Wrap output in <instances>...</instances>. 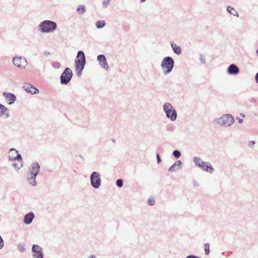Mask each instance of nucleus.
<instances>
[{
    "mask_svg": "<svg viewBox=\"0 0 258 258\" xmlns=\"http://www.w3.org/2000/svg\"><path fill=\"white\" fill-rule=\"evenodd\" d=\"M214 122L222 127L231 126L234 122V118L231 114H225L219 118L214 119Z\"/></svg>",
    "mask_w": 258,
    "mask_h": 258,
    "instance_id": "f257e3e1",
    "label": "nucleus"
},
{
    "mask_svg": "<svg viewBox=\"0 0 258 258\" xmlns=\"http://www.w3.org/2000/svg\"><path fill=\"white\" fill-rule=\"evenodd\" d=\"M57 28L56 23L51 20H44L38 25L39 30L42 33H50L54 31Z\"/></svg>",
    "mask_w": 258,
    "mask_h": 258,
    "instance_id": "f03ea898",
    "label": "nucleus"
},
{
    "mask_svg": "<svg viewBox=\"0 0 258 258\" xmlns=\"http://www.w3.org/2000/svg\"><path fill=\"white\" fill-rule=\"evenodd\" d=\"M174 66V60L171 56L165 57L161 63V67L163 71V74L167 75L173 70Z\"/></svg>",
    "mask_w": 258,
    "mask_h": 258,
    "instance_id": "7ed1b4c3",
    "label": "nucleus"
},
{
    "mask_svg": "<svg viewBox=\"0 0 258 258\" xmlns=\"http://www.w3.org/2000/svg\"><path fill=\"white\" fill-rule=\"evenodd\" d=\"M163 109L167 118L171 121H175L176 119V111L170 103H165L163 106Z\"/></svg>",
    "mask_w": 258,
    "mask_h": 258,
    "instance_id": "20e7f679",
    "label": "nucleus"
},
{
    "mask_svg": "<svg viewBox=\"0 0 258 258\" xmlns=\"http://www.w3.org/2000/svg\"><path fill=\"white\" fill-rule=\"evenodd\" d=\"M193 161L197 166L201 168L204 171L209 172L211 173L214 172V169L212 165L208 162L206 163L202 161L200 157L197 156L194 157Z\"/></svg>",
    "mask_w": 258,
    "mask_h": 258,
    "instance_id": "39448f33",
    "label": "nucleus"
},
{
    "mask_svg": "<svg viewBox=\"0 0 258 258\" xmlns=\"http://www.w3.org/2000/svg\"><path fill=\"white\" fill-rule=\"evenodd\" d=\"M86 63V58L83 51L79 50L75 61V69H84Z\"/></svg>",
    "mask_w": 258,
    "mask_h": 258,
    "instance_id": "423d86ee",
    "label": "nucleus"
},
{
    "mask_svg": "<svg viewBox=\"0 0 258 258\" xmlns=\"http://www.w3.org/2000/svg\"><path fill=\"white\" fill-rule=\"evenodd\" d=\"M73 74L69 68H66L60 76V83L61 85H67L71 80Z\"/></svg>",
    "mask_w": 258,
    "mask_h": 258,
    "instance_id": "0eeeda50",
    "label": "nucleus"
},
{
    "mask_svg": "<svg viewBox=\"0 0 258 258\" xmlns=\"http://www.w3.org/2000/svg\"><path fill=\"white\" fill-rule=\"evenodd\" d=\"M90 178L91 186L95 189L99 188L101 184L100 173L97 171H94L91 174Z\"/></svg>",
    "mask_w": 258,
    "mask_h": 258,
    "instance_id": "6e6552de",
    "label": "nucleus"
},
{
    "mask_svg": "<svg viewBox=\"0 0 258 258\" xmlns=\"http://www.w3.org/2000/svg\"><path fill=\"white\" fill-rule=\"evenodd\" d=\"M12 61L15 66L19 68L24 69L27 65L26 58L22 56H14L13 58Z\"/></svg>",
    "mask_w": 258,
    "mask_h": 258,
    "instance_id": "1a4fd4ad",
    "label": "nucleus"
},
{
    "mask_svg": "<svg viewBox=\"0 0 258 258\" xmlns=\"http://www.w3.org/2000/svg\"><path fill=\"white\" fill-rule=\"evenodd\" d=\"M33 256L34 258H43L44 254L42 247L37 244H34L32 247Z\"/></svg>",
    "mask_w": 258,
    "mask_h": 258,
    "instance_id": "9d476101",
    "label": "nucleus"
},
{
    "mask_svg": "<svg viewBox=\"0 0 258 258\" xmlns=\"http://www.w3.org/2000/svg\"><path fill=\"white\" fill-rule=\"evenodd\" d=\"M3 95L9 105L13 104L16 100V96L12 93L5 92H3Z\"/></svg>",
    "mask_w": 258,
    "mask_h": 258,
    "instance_id": "9b49d317",
    "label": "nucleus"
},
{
    "mask_svg": "<svg viewBox=\"0 0 258 258\" xmlns=\"http://www.w3.org/2000/svg\"><path fill=\"white\" fill-rule=\"evenodd\" d=\"M40 171V165L37 162L32 163L28 170L30 175L37 176Z\"/></svg>",
    "mask_w": 258,
    "mask_h": 258,
    "instance_id": "f8f14e48",
    "label": "nucleus"
},
{
    "mask_svg": "<svg viewBox=\"0 0 258 258\" xmlns=\"http://www.w3.org/2000/svg\"><path fill=\"white\" fill-rule=\"evenodd\" d=\"M97 60L99 62L100 67L106 70L109 69V66L106 58L104 54H99L97 57Z\"/></svg>",
    "mask_w": 258,
    "mask_h": 258,
    "instance_id": "ddd939ff",
    "label": "nucleus"
},
{
    "mask_svg": "<svg viewBox=\"0 0 258 258\" xmlns=\"http://www.w3.org/2000/svg\"><path fill=\"white\" fill-rule=\"evenodd\" d=\"M23 88L27 92L31 94H35L39 93V90L37 88L29 83H24Z\"/></svg>",
    "mask_w": 258,
    "mask_h": 258,
    "instance_id": "4468645a",
    "label": "nucleus"
},
{
    "mask_svg": "<svg viewBox=\"0 0 258 258\" xmlns=\"http://www.w3.org/2000/svg\"><path fill=\"white\" fill-rule=\"evenodd\" d=\"M239 68L234 63L230 64L227 70V73L230 75H236L239 73Z\"/></svg>",
    "mask_w": 258,
    "mask_h": 258,
    "instance_id": "2eb2a0df",
    "label": "nucleus"
},
{
    "mask_svg": "<svg viewBox=\"0 0 258 258\" xmlns=\"http://www.w3.org/2000/svg\"><path fill=\"white\" fill-rule=\"evenodd\" d=\"M34 214L32 212H30L27 214H26L23 218V222L26 225H29L31 224L34 218Z\"/></svg>",
    "mask_w": 258,
    "mask_h": 258,
    "instance_id": "dca6fc26",
    "label": "nucleus"
},
{
    "mask_svg": "<svg viewBox=\"0 0 258 258\" xmlns=\"http://www.w3.org/2000/svg\"><path fill=\"white\" fill-rule=\"evenodd\" d=\"M9 111L7 107L0 103V116H5L6 118H8L10 116Z\"/></svg>",
    "mask_w": 258,
    "mask_h": 258,
    "instance_id": "f3484780",
    "label": "nucleus"
},
{
    "mask_svg": "<svg viewBox=\"0 0 258 258\" xmlns=\"http://www.w3.org/2000/svg\"><path fill=\"white\" fill-rule=\"evenodd\" d=\"M13 152H15V153L17 155L15 157H11L10 155H9V160L18 161L22 160V156L20 154L18 153V152L17 150H16L14 148H12L10 150V153H11V154H13Z\"/></svg>",
    "mask_w": 258,
    "mask_h": 258,
    "instance_id": "a211bd4d",
    "label": "nucleus"
},
{
    "mask_svg": "<svg viewBox=\"0 0 258 258\" xmlns=\"http://www.w3.org/2000/svg\"><path fill=\"white\" fill-rule=\"evenodd\" d=\"M181 162L180 160L176 161L172 166L170 167L168 171L172 172L178 170L181 167Z\"/></svg>",
    "mask_w": 258,
    "mask_h": 258,
    "instance_id": "6ab92c4d",
    "label": "nucleus"
},
{
    "mask_svg": "<svg viewBox=\"0 0 258 258\" xmlns=\"http://www.w3.org/2000/svg\"><path fill=\"white\" fill-rule=\"evenodd\" d=\"M171 46L173 49V52L177 54L180 55L181 54L182 51L180 46L177 45L176 44L174 43L173 41L171 42Z\"/></svg>",
    "mask_w": 258,
    "mask_h": 258,
    "instance_id": "aec40b11",
    "label": "nucleus"
},
{
    "mask_svg": "<svg viewBox=\"0 0 258 258\" xmlns=\"http://www.w3.org/2000/svg\"><path fill=\"white\" fill-rule=\"evenodd\" d=\"M37 176H35V175H29L28 174L27 175V179L29 181V183L33 185V186H36L37 185V182L35 181L36 177Z\"/></svg>",
    "mask_w": 258,
    "mask_h": 258,
    "instance_id": "412c9836",
    "label": "nucleus"
},
{
    "mask_svg": "<svg viewBox=\"0 0 258 258\" xmlns=\"http://www.w3.org/2000/svg\"><path fill=\"white\" fill-rule=\"evenodd\" d=\"M227 11L229 14H230L233 16H237V17L238 16V12L233 8L231 7V6H228L227 7Z\"/></svg>",
    "mask_w": 258,
    "mask_h": 258,
    "instance_id": "4be33fe9",
    "label": "nucleus"
},
{
    "mask_svg": "<svg viewBox=\"0 0 258 258\" xmlns=\"http://www.w3.org/2000/svg\"><path fill=\"white\" fill-rule=\"evenodd\" d=\"M17 249L21 252H24L26 250V245L24 243H20L17 245Z\"/></svg>",
    "mask_w": 258,
    "mask_h": 258,
    "instance_id": "5701e85b",
    "label": "nucleus"
},
{
    "mask_svg": "<svg viewBox=\"0 0 258 258\" xmlns=\"http://www.w3.org/2000/svg\"><path fill=\"white\" fill-rule=\"evenodd\" d=\"M77 11L79 14L82 15L85 12L86 8L84 5H79L77 8Z\"/></svg>",
    "mask_w": 258,
    "mask_h": 258,
    "instance_id": "b1692460",
    "label": "nucleus"
},
{
    "mask_svg": "<svg viewBox=\"0 0 258 258\" xmlns=\"http://www.w3.org/2000/svg\"><path fill=\"white\" fill-rule=\"evenodd\" d=\"M105 24L104 21H98L96 23V26L98 29H101L105 26Z\"/></svg>",
    "mask_w": 258,
    "mask_h": 258,
    "instance_id": "393cba45",
    "label": "nucleus"
},
{
    "mask_svg": "<svg viewBox=\"0 0 258 258\" xmlns=\"http://www.w3.org/2000/svg\"><path fill=\"white\" fill-rule=\"evenodd\" d=\"M204 246H205V254L206 255H209L210 253V244L209 243H207L205 244Z\"/></svg>",
    "mask_w": 258,
    "mask_h": 258,
    "instance_id": "a878e982",
    "label": "nucleus"
},
{
    "mask_svg": "<svg viewBox=\"0 0 258 258\" xmlns=\"http://www.w3.org/2000/svg\"><path fill=\"white\" fill-rule=\"evenodd\" d=\"M172 155L174 156V157L175 158L178 159V158H179L180 157L181 153L179 151L176 150L173 152Z\"/></svg>",
    "mask_w": 258,
    "mask_h": 258,
    "instance_id": "bb28decb",
    "label": "nucleus"
},
{
    "mask_svg": "<svg viewBox=\"0 0 258 258\" xmlns=\"http://www.w3.org/2000/svg\"><path fill=\"white\" fill-rule=\"evenodd\" d=\"M123 180L122 179H118L116 181V185L118 187H121L123 186Z\"/></svg>",
    "mask_w": 258,
    "mask_h": 258,
    "instance_id": "cd10ccee",
    "label": "nucleus"
},
{
    "mask_svg": "<svg viewBox=\"0 0 258 258\" xmlns=\"http://www.w3.org/2000/svg\"><path fill=\"white\" fill-rule=\"evenodd\" d=\"M51 65L55 69H59L60 67V64L56 61L52 62Z\"/></svg>",
    "mask_w": 258,
    "mask_h": 258,
    "instance_id": "c85d7f7f",
    "label": "nucleus"
},
{
    "mask_svg": "<svg viewBox=\"0 0 258 258\" xmlns=\"http://www.w3.org/2000/svg\"><path fill=\"white\" fill-rule=\"evenodd\" d=\"M111 0H104L102 2L103 7L106 8L109 5L110 3Z\"/></svg>",
    "mask_w": 258,
    "mask_h": 258,
    "instance_id": "c756f323",
    "label": "nucleus"
},
{
    "mask_svg": "<svg viewBox=\"0 0 258 258\" xmlns=\"http://www.w3.org/2000/svg\"><path fill=\"white\" fill-rule=\"evenodd\" d=\"M200 61L203 64H205L206 63V58L204 55L202 54L200 55Z\"/></svg>",
    "mask_w": 258,
    "mask_h": 258,
    "instance_id": "7c9ffc66",
    "label": "nucleus"
},
{
    "mask_svg": "<svg viewBox=\"0 0 258 258\" xmlns=\"http://www.w3.org/2000/svg\"><path fill=\"white\" fill-rule=\"evenodd\" d=\"M4 246V241L1 236H0V249H2Z\"/></svg>",
    "mask_w": 258,
    "mask_h": 258,
    "instance_id": "2f4dec72",
    "label": "nucleus"
},
{
    "mask_svg": "<svg viewBox=\"0 0 258 258\" xmlns=\"http://www.w3.org/2000/svg\"><path fill=\"white\" fill-rule=\"evenodd\" d=\"M148 203L149 205L152 206L154 205L155 204V201L153 198L152 199H149L148 200Z\"/></svg>",
    "mask_w": 258,
    "mask_h": 258,
    "instance_id": "473e14b6",
    "label": "nucleus"
},
{
    "mask_svg": "<svg viewBox=\"0 0 258 258\" xmlns=\"http://www.w3.org/2000/svg\"><path fill=\"white\" fill-rule=\"evenodd\" d=\"M84 69H76V70L77 71V75L80 76L82 75V72Z\"/></svg>",
    "mask_w": 258,
    "mask_h": 258,
    "instance_id": "72a5a7b5",
    "label": "nucleus"
},
{
    "mask_svg": "<svg viewBox=\"0 0 258 258\" xmlns=\"http://www.w3.org/2000/svg\"><path fill=\"white\" fill-rule=\"evenodd\" d=\"M156 157H157V162L159 164L161 162V159L160 158V156L158 153L156 154Z\"/></svg>",
    "mask_w": 258,
    "mask_h": 258,
    "instance_id": "f704fd0d",
    "label": "nucleus"
},
{
    "mask_svg": "<svg viewBox=\"0 0 258 258\" xmlns=\"http://www.w3.org/2000/svg\"><path fill=\"white\" fill-rule=\"evenodd\" d=\"M185 258H201V257L199 256H197V255L190 254V255L187 256Z\"/></svg>",
    "mask_w": 258,
    "mask_h": 258,
    "instance_id": "c9c22d12",
    "label": "nucleus"
},
{
    "mask_svg": "<svg viewBox=\"0 0 258 258\" xmlns=\"http://www.w3.org/2000/svg\"><path fill=\"white\" fill-rule=\"evenodd\" d=\"M255 144V141H249V143H248V146L249 147H252V146H253L254 144Z\"/></svg>",
    "mask_w": 258,
    "mask_h": 258,
    "instance_id": "e433bc0d",
    "label": "nucleus"
},
{
    "mask_svg": "<svg viewBox=\"0 0 258 258\" xmlns=\"http://www.w3.org/2000/svg\"><path fill=\"white\" fill-rule=\"evenodd\" d=\"M255 82L258 84V72L256 73L254 77Z\"/></svg>",
    "mask_w": 258,
    "mask_h": 258,
    "instance_id": "4c0bfd02",
    "label": "nucleus"
},
{
    "mask_svg": "<svg viewBox=\"0 0 258 258\" xmlns=\"http://www.w3.org/2000/svg\"><path fill=\"white\" fill-rule=\"evenodd\" d=\"M250 101L251 103H255L256 100L254 98H251Z\"/></svg>",
    "mask_w": 258,
    "mask_h": 258,
    "instance_id": "58836bf2",
    "label": "nucleus"
},
{
    "mask_svg": "<svg viewBox=\"0 0 258 258\" xmlns=\"http://www.w3.org/2000/svg\"><path fill=\"white\" fill-rule=\"evenodd\" d=\"M43 54L46 55V56L49 55L50 54V53L49 52V51H44L43 52Z\"/></svg>",
    "mask_w": 258,
    "mask_h": 258,
    "instance_id": "ea45409f",
    "label": "nucleus"
},
{
    "mask_svg": "<svg viewBox=\"0 0 258 258\" xmlns=\"http://www.w3.org/2000/svg\"><path fill=\"white\" fill-rule=\"evenodd\" d=\"M236 119L238 120V122L239 123H242L243 122V119H241V118H239L238 117H237Z\"/></svg>",
    "mask_w": 258,
    "mask_h": 258,
    "instance_id": "a19ab883",
    "label": "nucleus"
},
{
    "mask_svg": "<svg viewBox=\"0 0 258 258\" xmlns=\"http://www.w3.org/2000/svg\"><path fill=\"white\" fill-rule=\"evenodd\" d=\"M88 258H96V256L94 254L90 255Z\"/></svg>",
    "mask_w": 258,
    "mask_h": 258,
    "instance_id": "79ce46f5",
    "label": "nucleus"
},
{
    "mask_svg": "<svg viewBox=\"0 0 258 258\" xmlns=\"http://www.w3.org/2000/svg\"><path fill=\"white\" fill-rule=\"evenodd\" d=\"M12 165L15 168H17L18 166V164L16 163H13Z\"/></svg>",
    "mask_w": 258,
    "mask_h": 258,
    "instance_id": "37998d69",
    "label": "nucleus"
},
{
    "mask_svg": "<svg viewBox=\"0 0 258 258\" xmlns=\"http://www.w3.org/2000/svg\"><path fill=\"white\" fill-rule=\"evenodd\" d=\"M194 185L195 186H198L199 184H198V183L197 182H194Z\"/></svg>",
    "mask_w": 258,
    "mask_h": 258,
    "instance_id": "c03bdc74",
    "label": "nucleus"
},
{
    "mask_svg": "<svg viewBox=\"0 0 258 258\" xmlns=\"http://www.w3.org/2000/svg\"><path fill=\"white\" fill-rule=\"evenodd\" d=\"M240 115H241V116H242L243 117H245V115H244V114L241 113V114H240Z\"/></svg>",
    "mask_w": 258,
    "mask_h": 258,
    "instance_id": "a18cd8bd",
    "label": "nucleus"
},
{
    "mask_svg": "<svg viewBox=\"0 0 258 258\" xmlns=\"http://www.w3.org/2000/svg\"><path fill=\"white\" fill-rule=\"evenodd\" d=\"M146 1V0H140V2H141V3H144V2H145Z\"/></svg>",
    "mask_w": 258,
    "mask_h": 258,
    "instance_id": "49530a36",
    "label": "nucleus"
},
{
    "mask_svg": "<svg viewBox=\"0 0 258 258\" xmlns=\"http://www.w3.org/2000/svg\"><path fill=\"white\" fill-rule=\"evenodd\" d=\"M256 54L258 55V49H257V50H256Z\"/></svg>",
    "mask_w": 258,
    "mask_h": 258,
    "instance_id": "de8ad7c7",
    "label": "nucleus"
}]
</instances>
